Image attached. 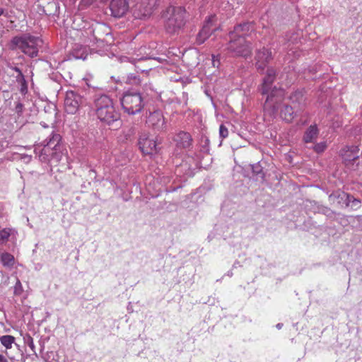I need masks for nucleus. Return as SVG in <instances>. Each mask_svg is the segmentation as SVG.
Returning <instances> with one entry per match:
<instances>
[{"mask_svg":"<svg viewBox=\"0 0 362 362\" xmlns=\"http://www.w3.org/2000/svg\"><path fill=\"white\" fill-rule=\"evenodd\" d=\"M276 71L272 67L267 69L266 76L259 87L262 95H266L263 106L264 114L272 118H275L285 98V90L283 88L274 86Z\"/></svg>","mask_w":362,"mask_h":362,"instance_id":"1","label":"nucleus"},{"mask_svg":"<svg viewBox=\"0 0 362 362\" xmlns=\"http://www.w3.org/2000/svg\"><path fill=\"white\" fill-rule=\"evenodd\" d=\"M253 30L254 25L252 23L245 22L237 25L233 30L229 33L230 40L226 44V49L233 56H249L252 52V47L250 42L246 40V37Z\"/></svg>","mask_w":362,"mask_h":362,"instance_id":"2","label":"nucleus"},{"mask_svg":"<svg viewBox=\"0 0 362 362\" xmlns=\"http://www.w3.org/2000/svg\"><path fill=\"white\" fill-rule=\"evenodd\" d=\"M61 139L59 134L52 132L42 144L35 146V156L42 163L57 165L64 156Z\"/></svg>","mask_w":362,"mask_h":362,"instance_id":"3","label":"nucleus"},{"mask_svg":"<svg viewBox=\"0 0 362 362\" xmlns=\"http://www.w3.org/2000/svg\"><path fill=\"white\" fill-rule=\"evenodd\" d=\"M42 44V40L40 37L24 33L13 37L9 42V47L11 50L19 49L24 54L34 58L37 57Z\"/></svg>","mask_w":362,"mask_h":362,"instance_id":"4","label":"nucleus"},{"mask_svg":"<svg viewBox=\"0 0 362 362\" xmlns=\"http://www.w3.org/2000/svg\"><path fill=\"white\" fill-rule=\"evenodd\" d=\"M163 17L165 31L170 35L177 34L185 24V9L181 6H169Z\"/></svg>","mask_w":362,"mask_h":362,"instance_id":"5","label":"nucleus"},{"mask_svg":"<svg viewBox=\"0 0 362 362\" xmlns=\"http://www.w3.org/2000/svg\"><path fill=\"white\" fill-rule=\"evenodd\" d=\"M124 111L129 115L139 113L144 107V99L140 93L127 91L120 99Z\"/></svg>","mask_w":362,"mask_h":362,"instance_id":"6","label":"nucleus"},{"mask_svg":"<svg viewBox=\"0 0 362 362\" xmlns=\"http://www.w3.org/2000/svg\"><path fill=\"white\" fill-rule=\"evenodd\" d=\"M233 172L234 178L236 177L238 180L248 178L258 181L266 179V173L260 163L250 165L247 168L235 166Z\"/></svg>","mask_w":362,"mask_h":362,"instance_id":"7","label":"nucleus"},{"mask_svg":"<svg viewBox=\"0 0 362 362\" xmlns=\"http://www.w3.org/2000/svg\"><path fill=\"white\" fill-rule=\"evenodd\" d=\"M158 0H136L131 8L133 16L136 19H146L153 13Z\"/></svg>","mask_w":362,"mask_h":362,"instance_id":"8","label":"nucleus"},{"mask_svg":"<svg viewBox=\"0 0 362 362\" xmlns=\"http://www.w3.org/2000/svg\"><path fill=\"white\" fill-rule=\"evenodd\" d=\"M359 148L357 146H346L341 149V156L346 168L356 170L360 164L358 155Z\"/></svg>","mask_w":362,"mask_h":362,"instance_id":"9","label":"nucleus"},{"mask_svg":"<svg viewBox=\"0 0 362 362\" xmlns=\"http://www.w3.org/2000/svg\"><path fill=\"white\" fill-rule=\"evenodd\" d=\"M146 123L156 132H163L167 130L166 122L160 110L150 112Z\"/></svg>","mask_w":362,"mask_h":362,"instance_id":"10","label":"nucleus"},{"mask_svg":"<svg viewBox=\"0 0 362 362\" xmlns=\"http://www.w3.org/2000/svg\"><path fill=\"white\" fill-rule=\"evenodd\" d=\"M82 97L73 90L66 93L64 98V108L68 114H75L82 103Z\"/></svg>","mask_w":362,"mask_h":362,"instance_id":"11","label":"nucleus"},{"mask_svg":"<svg viewBox=\"0 0 362 362\" xmlns=\"http://www.w3.org/2000/svg\"><path fill=\"white\" fill-rule=\"evenodd\" d=\"M115 107L112 99L107 95H97L94 98L95 114H100L105 110H112Z\"/></svg>","mask_w":362,"mask_h":362,"instance_id":"12","label":"nucleus"},{"mask_svg":"<svg viewBox=\"0 0 362 362\" xmlns=\"http://www.w3.org/2000/svg\"><path fill=\"white\" fill-rule=\"evenodd\" d=\"M98 119L107 125H112L116 123H119L120 113L115 107L112 110H105L103 112L96 115Z\"/></svg>","mask_w":362,"mask_h":362,"instance_id":"13","label":"nucleus"},{"mask_svg":"<svg viewBox=\"0 0 362 362\" xmlns=\"http://www.w3.org/2000/svg\"><path fill=\"white\" fill-rule=\"evenodd\" d=\"M139 145L141 151L145 154H153L158 152L156 141L153 139H150L146 134L140 136Z\"/></svg>","mask_w":362,"mask_h":362,"instance_id":"14","label":"nucleus"},{"mask_svg":"<svg viewBox=\"0 0 362 362\" xmlns=\"http://www.w3.org/2000/svg\"><path fill=\"white\" fill-rule=\"evenodd\" d=\"M272 59V53L268 49L263 47L257 50L255 56L257 69L263 71Z\"/></svg>","mask_w":362,"mask_h":362,"instance_id":"15","label":"nucleus"},{"mask_svg":"<svg viewBox=\"0 0 362 362\" xmlns=\"http://www.w3.org/2000/svg\"><path fill=\"white\" fill-rule=\"evenodd\" d=\"M112 16L115 18L123 16L129 9L127 0H112L110 4Z\"/></svg>","mask_w":362,"mask_h":362,"instance_id":"16","label":"nucleus"},{"mask_svg":"<svg viewBox=\"0 0 362 362\" xmlns=\"http://www.w3.org/2000/svg\"><path fill=\"white\" fill-rule=\"evenodd\" d=\"M214 17L210 16L206 21L204 25H203L202 30L199 32L197 36V43L198 45L203 44L205 40L209 38L213 31L216 30V28H212V23Z\"/></svg>","mask_w":362,"mask_h":362,"instance_id":"17","label":"nucleus"},{"mask_svg":"<svg viewBox=\"0 0 362 362\" xmlns=\"http://www.w3.org/2000/svg\"><path fill=\"white\" fill-rule=\"evenodd\" d=\"M177 148H187L191 146L192 139L191 135L186 132L180 131L177 133L173 139Z\"/></svg>","mask_w":362,"mask_h":362,"instance_id":"18","label":"nucleus"},{"mask_svg":"<svg viewBox=\"0 0 362 362\" xmlns=\"http://www.w3.org/2000/svg\"><path fill=\"white\" fill-rule=\"evenodd\" d=\"M289 100L296 112L302 111L305 105V98L303 90H296L290 96Z\"/></svg>","mask_w":362,"mask_h":362,"instance_id":"19","label":"nucleus"},{"mask_svg":"<svg viewBox=\"0 0 362 362\" xmlns=\"http://www.w3.org/2000/svg\"><path fill=\"white\" fill-rule=\"evenodd\" d=\"M298 112L293 106L285 105L280 110V117L286 122H291Z\"/></svg>","mask_w":362,"mask_h":362,"instance_id":"20","label":"nucleus"},{"mask_svg":"<svg viewBox=\"0 0 362 362\" xmlns=\"http://www.w3.org/2000/svg\"><path fill=\"white\" fill-rule=\"evenodd\" d=\"M319 130L317 126L310 125L305 131L303 136V141L305 143L314 142L317 138Z\"/></svg>","mask_w":362,"mask_h":362,"instance_id":"21","label":"nucleus"},{"mask_svg":"<svg viewBox=\"0 0 362 362\" xmlns=\"http://www.w3.org/2000/svg\"><path fill=\"white\" fill-rule=\"evenodd\" d=\"M0 341L6 349H9L15 341V337L11 335H4L0 337Z\"/></svg>","mask_w":362,"mask_h":362,"instance_id":"22","label":"nucleus"},{"mask_svg":"<svg viewBox=\"0 0 362 362\" xmlns=\"http://www.w3.org/2000/svg\"><path fill=\"white\" fill-rule=\"evenodd\" d=\"M1 261L4 266L12 267L14 264V257L8 252H4L1 256Z\"/></svg>","mask_w":362,"mask_h":362,"instance_id":"23","label":"nucleus"},{"mask_svg":"<svg viewBox=\"0 0 362 362\" xmlns=\"http://www.w3.org/2000/svg\"><path fill=\"white\" fill-rule=\"evenodd\" d=\"M326 148H327V144H326L325 142H320V143L316 144L313 146L314 151L315 152H317V153H322V152L325 151Z\"/></svg>","mask_w":362,"mask_h":362,"instance_id":"24","label":"nucleus"},{"mask_svg":"<svg viewBox=\"0 0 362 362\" xmlns=\"http://www.w3.org/2000/svg\"><path fill=\"white\" fill-rule=\"evenodd\" d=\"M24 110V105L20 101L16 102L15 105V112L18 115V117L21 116L23 115Z\"/></svg>","mask_w":362,"mask_h":362,"instance_id":"25","label":"nucleus"},{"mask_svg":"<svg viewBox=\"0 0 362 362\" xmlns=\"http://www.w3.org/2000/svg\"><path fill=\"white\" fill-rule=\"evenodd\" d=\"M10 235V229L4 228L0 230V240L3 241L7 240Z\"/></svg>","mask_w":362,"mask_h":362,"instance_id":"26","label":"nucleus"},{"mask_svg":"<svg viewBox=\"0 0 362 362\" xmlns=\"http://www.w3.org/2000/svg\"><path fill=\"white\" fill-rule=\"evenodd\" d=\"M220 137L223 139L228 136V130L224 124H221L219 127Z\"/></svg>","mask_w":362,"mask_h":362,"instance_id":"27","label":"nucleus"},{"mask_svg":"<svg viewBox=\"0 0 362 362\" xmlns=\"http://www.w3.org/2000/svg\"><path fill=\"white\" fill-rule=\"evenodd\" d=\"M202 151L203 152L209 153V140L208 138H203L202 139Z\"/></svg>","mask_w":362,"mask_h":362,"instance_id":"28","label":"nucleus"},{"mask_svg":"<svg viewBox=\"0 0 362 362\" xmlns=\"http://www.w3.org/2000/svg\"><path fill=\"white\" fill-rule=\"evenodd\" d=\"M81 49L83 50L82 53L79 54L80 50H76L75 57L77 59H86L88 56V53L86 51V49L85 47H81Z\"/></svg>","mask_w":362,"mask_h":362,"instance_id":"29","label":"nucleus"},{"mask_svg":"<svg viewBox=\"0 0 362 362\" xmlns=\"http://www.w3.org/2000/svg\"><path fill=\"white\" fill-rule=\"evenodd\" d=\"M22 291L23 288L21 283L19 280H18L14 287V293L16 295H21L22 293Z\"/></svg>","mask_w":362,"mask_h":362,"instance_id":"30","label":"nucleus"},{"mask_svg":"<svg viewBox=\"0 0 362 362\" xmlns=\"http://www.w3.org/2000/svg\"><path fill=\"white\" fill-rule=\"evenodd\" d=\"M20 85V92L22 95H25L28 93V84L25 81L24 83H18Z\"/></svg>","mask_w":362,"mask_h":362,"instance_id":"31","label":"nucleus"},{"mask_svg":"<svg viewBox=\"0 0 362 362\" xmlns=\"http://www.w3.org/2000/svg\"><path fill=\"white\" fill-rule=\"evenodd\" d=\"M212 64L214 67H218L220 65L219 55H212Z\"/></svg>","mask_w":362,"mask_h":362,"instance_id":"32","label":"nucleus"},{"mask_svg":"<svg viewBox=\"0 0 362 362\" xmlns=\"http://www.w3.org/2000/svg\"><path fill=\"white\" fill-rule=\"evenodd\" d=\"M16 80L18 83H24L26 81L24 75L23 73H20L16 76Z\"/></svg>","mask_w":362,"mask_h":362,"instance_id":"33","label":"nucleus"},{"mask_svg":"<svg viewBox=\"0 0 362 362\" xmlns=\"http://www.w3.org/2000/svg\"><path fill=\"white\" fill-rule=\"evenodd\" d=\"M128 79L130 80V81L133 80L132 83L134 84H139L140 82H141L140 79L138 77H136V76H129L128 77Z\"/></svg>","mask_w":362,"mask_h":362,"instance_id":"34","label":"nucleus"},{"mask_svg":"<svg viewBox=\"0 0 362 362\" xmlns=\"http://www.w3.org/2000/svg\"><path fill=\"white\" fill-rule=\"evenodd\" d=\"M22 158L24 160L25 162H29L31 159V156L23 155Z\"/></svg>","mask_w":362,"mask_h":362,"instance_id":"35","label":"nucleus"},{"mask_svg":"<svg viewBox=\"0 0 362 362\" xmlns=\"http://www.w3.org/2000/svg\"><path fill=\"white\" fill-rule=\"evenodd\" d=\"M12 70L15 71L16 72L18 73V74H19L20 73H22V71H21V69L19 68H18L17 66H9Z\"/></svg>","mask_w":362,"mask_h":362,"instance_id":"36","label":"nucleus"},{"mask_svg":"<svg viewBox=\"0 0 362 362\" xmlns=\"http://www.w3.org/2000/svg\"><path fill=\"white\" fill-rule=\"evenodd\" d=\"M0 362H8V360L4 356L0 354Z\"/></svg>","mask_w":362,"mask_h":362,"instance_id":"37","label":"nucleus"},{"mask_svg":"<svg viewBox=\"0 0 362 362\" xmlns=\"http://www.w3.org/2000/svg\"><path fill=\"white\" fill-rule=\"evenodd\" d=\"M86 4H90L94 2L95 0H82Z\"/></svg>","mask_w":362,"mask_h":362,"instance_id":"38","label":"nucleus"},{"mask_svg":"<svg viewBox=\"0 0 362 362\" xmlns=\"http://www.w3.org/2000/svg\"><path fill=\"white\" fill-rule=\"evenodd\" d=\"M149 59H148V58H141V59H138L137 62H141V61H142V60H149Z\"/></svg>","mask_w":362,"mask_h":362,"instance_id":"39","label":"nucleus"},{"mask_svg":"<svg viewBox=\"0 0 362 362\" xmlns=\"http://www.w3.org/2000/svg\"><path fill=\"white\" fill-rule=\"evenodd\" d=\"M4 12V8H1V7H0V16H1V15H3Z\"/></svg>","mask_w":362,"mask_h":362,"instance_id":"40","label":"nucleus"},{"mask_svg":"<svg viewBox=\"0 0 362 362\" xmlns=\"http://www.w3.org/2000/svg\"><path fill=\"white\" fill-rule=\"evenodd\" d=\"M137 69H139L141 71H145L146 69H141L139 66H136Z\"/></svg>","mask_w":362,"mask_h":362,"instance_id":"41","label":"nucleus"},{"mask_svg":"<svg viewBox=\"0 0 362 362\" xmlns=\"http://www.w3.org/2000/svg\"><path fill=\"white\" fill-rule=\"evenodd\" d=\"M152 184H153V182H149L148 183V187H151Z\"/></svg>","mask_w":362,"mask_h":362,"instance_id":"42","label":"nucleus"}]
</instances>
